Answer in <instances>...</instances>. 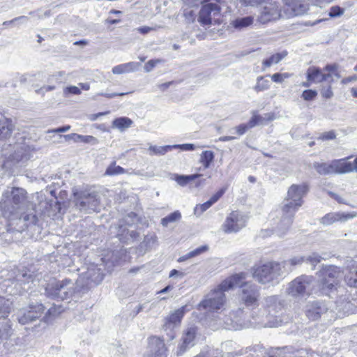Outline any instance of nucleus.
<instances>
[{
  "label": "nucleus",
  "instance_id": "f257e3e1",
  "mask_svg": "<svg viewBox=\"0 0 357 357\" xmlns=\"http://www.w3.org/2000/svg\"><path fill=\"white\" fill-rule=\"evenodd\" d=\"M3 199L0 202V208L2 215L8 219L14 218H23L24 222L36 224L38 218L33 214L22 215L26 204V192L20 188H13L11 190H6L3 194Z\"/></svg>",
  "mask_w": 357,
  "mask_h": 357
},
{
  "label": "nucleus",
  "instance_id": "f03ea898",
  "mask_svg": "<svg viewBox=\"0 0 357 357\" xmlns=\"http://www.w3.org/2000/svg\"><path fill=\"white\" fill-rule=\"evenodd\" d=\"M245 278L244 273L232 275L224 280L217 288L211 290L205 298L199 303V310L203 309L208 312H218L225 305L226 298L225 292L238 285L241 280Z\"/></svg>",
  "mask_w": 357,
  "mask_h": 357
},
{
  "label": "nucleus",
  "instance_id": "7ed1b4c3",
  "mask_svg": "<svg viewBox=\"0 0 357 357\" xmlns=\"http://www.w3.org/2000/svg\"><path fill=\"white\" fill-rule=\"evenodd\" d=\"M75 207L85 213L99 211L100 199L98 193L87 188L74 187L72 190Z\"/></svg>",
  "mask_w": 357,
  "mask_h": 357
},
{
  "label": "nucleus",
  "instance_id": "20e7f679",
  "mask_svg": "<svg viewBox=\"0 0 357 357\" xmlns=\"http://www.w3.org/2000/svg\"><path fill=\"white\" fill-rule=\"evenodd\" d=\"M287 262L268 261L253 267V278L261 284H268L278 279L286 272Z\"/></svg>",
  "mask_w": 357,
  "mask_h": 357
},
{
  "label": "nucleus",
  "instance_id": "39448f33",
  "mask_svg": "<svg viewBox=\"0 0 357 357\" xmlns=\"http://www.w3.org/2000/svg\"><path fill=\"white\" fill-rule=\"evenodd\" d=\"M245 6H257L262 5L257 20L261 24H266L280 17H285L284 10L279 8L278 3L273 0H241Z\"/></svg>",
  "mask_w": 357,
  "mask_h": 357
},
{
  "label": "nucleus",
  "instance_id": "423d86ee",
  "mask_svg": "<svg viewBox=\"0 0 357 357\" xmlns=\"http://www.w3.org/2000/svg\"><path fill=\"white\" fill-rule=\"evenodd\" d=\"M78 292V287L75 282L70 279L54 280L50 282L45 288L47 297L65 300L73 298Z\"/></svg>",
  "mask_w": 357,
  "mask_h": 357
},
{
  "label": "nucleus",
  "instance_id": "0eeeda50",
  "mask_svg": "<svg viewBox=\"0 0 357 357\" xmlns=\"http://www.w3.org/2000/svg\"><path fill=\"white\" fill-rule=\"evenodd\" d=\"M308 186L305 183L301 185H291L288 191L287 197L283 202L282 211L296 213L303 204V197L307 194Z\"/></svg>",
  "mask_w": 357,
  "mask_h": 357
},
{
  "label": "nucleus",
  "instance_id": "6e6552de",
  "mask_svg": "<svg viewBox=\"0 0 357 357\" xmlns=\"http://www.w3.org/2000/svg\"><path fill=\"white\" fill-rule=\"evenodd\" d=\"M319 285L321 290L328 294L336 289L341 276L340 268L335 266H325L319 272Z\"/></svg>",
  "mask_w": 357,
  "mask_h": 357
},
{
  "label": "nucleus",
  "instance_id": "1a4fd4ad",
  "mask_svg": "<svg viewBox=\"0 0 357 357\" xmlns=\"http://www.w3.org/2000/svg\"><path fill=\"white\" fill-rule=\"evenodd\" d=\"M312 282L313 278L311 276L303 275L297 277L288 283L285 293L287 296L295 298L309 295Z\"/></svg>",
  "mask_w": 357,
  "mask_h": 357
},
{
  "label": "nucleus",
  "instance_id": "9d476101",
  "mask_svg": "<svg viewBox=\"0 0 357 357\" xmlns=\"http://www.w3.org/2000/svg\"><path fill=\"white\" fill-rule=\"evenodd\" d=\"M245 274V277L246 274ZM245 278L241 280L238 285L234 287H240L241 292L239 295L241 301L246 306H256L258 305V299L259 297V292L257 286L251 282H243Z\"/></svg>",
  "mask_w": 357,
  "mask_h": 357
},
{
  "label": "nucleus",
  "instance_id": "9b49d317",
  "mask_svg": "<svg viewBox=\"0 0 357 357\" xmlns=\"http://www.w3.org/2000/svg\"><path fill=\"white\" fill-rule=\"evenodd\" d=\"M220 15V7L216 3H207L202 6L198 20L204 25H209L214 22H220L219 17Z\"/></svg>",
  "mask_w": 357,
  "mask_h": 357
},
{
  "label": "nucleus",
  "instance_id": "f8f14e48",
  "mask_svg": "<svg viewBox=\"0 0 357 357\" xmlns=\"http://www.w3.org/2000/svg\"><path fill=\"white\" fill-rule=\"evenodd\" d=\"M45 307L41 303H31L26 308L19 310L17 320L22 325L29 324L41 317Z\"/></svg>",
  "mask_w": 357,
  "mask_h": 357
},
{
  "label": "nucleus",
  "instance_id": "ddd939ff",
  "mask_svg": "<svg viewBox=\"0 0 357 357\" xmlns=\"http://www.w3.org/2000/svg\"><path fill=\"white\" fill-rule=\"evenodd\" d=\"M246 218L239 211H232L222 225L225 233H236L245 227Z\"/></svg>",
  "mask_w": 357,
  "mask_h": 357
},
{
  "label": "nucleus",
  "instance_id": "4468645a",
  "mask_svg": "<svg viewBox=\"0 0 357 357\" xmlns=\"http://www.w3.org/2000/svg\"><path fill=\"white\" fill-rule=\"evenodd\" d=\"M197 328L191 326L188 328L183 334L181 342L177 347L176 354L183 355L185 351L190 349L195 344V338L197 335Z\"/></svg>",
  "mask_w": 357,
  "mask_h": 357
},
{
  "label": "nucleus",
  "instance_id": "2eb2a0df",
  "mask_svg": "<svg viewBox=\"0 0 357 357\" xmlns=\"http://www.w3.org/2000/svg\"><path fill=\"white\" fill-rule=\"evenodd\" d=\"M184 313V307H183L174 311L165 319L162 327L165 331H169V333L167 334L171 340L174 338V333L172 331L174 328L180 326Z\"/></svg>",
  "mask_w": 357,
  "mask_h": 357
},
{
  "label": "nucleus",
  "instance_id": "dca6fc26",
  "mask_svg": "<svg viewBox=\"0 0 357 357\" xmlns=\"http://www.w3.org/2000/svg\"><path fill=\"white\" fill-rule=\"evenodd\" d=\"M285 3L284 16L285 17H291L294 16L301 15L306 13L308 8L303 3V0H282Z\"/></svg>",
  "mask_w": 357,
  "mask_h": 357
},
{
  "label": "nucleus",
  "instance_id": "f3484780",
  "mask_svg": "<svg viewBox=\"0 0 357 357\" xmlns=\"http://www.w3.org/2000/svg\"><path fill=\"white\" fill-rule=\"evenodd\" d=\"M144 357H167V349L164 341L156 337L150 338L148 351Z\"/></svg>",
  "mask_w": 357,
  "mask_h": 357
},
{
  "label": "nucleus",
  "instance_id": "a211bd4d",
  "mask_svg": "<svg viewBox=\"0 0 357 357\" xmlns=\"http://www.w3.org/2000/svg\"><path fill=\"white\" fill-rule=\"evenodd\" d=\"M357 213H329L326 214L320 220L321 224L324 225H331L336 222H346L347 220L356 217Z\"/></svg>",
  "mask_w": 357,
  "mask_h": 357
},
{
  "label": "nucleus",
  "instance_id": "6ab92c4d",
  "mask_svg": "<svg viewBox=\"0 0 357 357\" xmlns=\"http://www.w3.org/2000/svg\"><path fill=\"white\" fill-rule=\"evenodd\" d=\"M296 213L282 211V216L275 228V232L279 236H284L289 229Z\"/></svg>",
  "mask_w": 357,
  "mask_h": 357
},
{
  "label": "nucleus",
  "instance_id": "aec40b11",
  "mask_svg": "<svg viewBox=\"0 0 357 357\" xmlns=\"http://www.w3.org/2000/svg\"><path fill=\"white\" fill-rule=\"evenodd\" d=\"M351 157H347L342 159L333 160L328 163V174H343L347 173V160Z\"/></svg>",
  "mask_w": 357,
  "mask_h": 357
},
{
  "label": "nucleus",
  "instance_id": "412c9836",
  "mask_svg": "<svg viewBox=\"0 0 357 357\" xmlns=\"http://www.w3.org/2000/svg\"><path fill=\"white\" fill-rule=\"evenodd\" d=\"M227 187L222 188L214 195H213L208 201L202 204H197L194 209L195 215L197 216L201 215L223 195L227 190Z\"/></svg>",
  "mask_w": 357,
  "mask_h": 357
},
{
  "label": "nucleus",
  "instance_id": "4be33fe9",
  "mask_svg": "<svg viewBox=\"0 0 357 357\" xmlns=\"http://www.w3.org/2000/svg\"><path fill=\"white\" fill-rule=\"evenodd\" d=\"M325 311V306L318 301L310 303L306 306V315L311 320L319 319Z\"/></svg>",
  "mask_w": 357,
  "mask_h": 357
},
{
  "label": "nucleus",
  "instance_id": "5701e85b",
  "mask_svg": "<svg viewBox=\"0 0 357 357\" xmlns=\"http://www.w3.org/2000/svg\"><path fill=\"white\" fill-rule=\"evenodd\" d=\"M347 272L344 276V280L347 285L351 287H357V263L351 260L347 266Z\"/></svg>",
  "mask_w": 357,
  "mask_h": 357
},
{
  "label": "nucleus",
  "instance_id": "b1692460",
  "mask_svg": "<svg viewBox=\"0 0 357 357\" xmlns=\"http://www.w3.org/2000/svg\"><path fill=\"white\" fill-rule=\"evenodd\" d=\"M141 64L137 62H128L117 65L112 68V73L116 75L129 73L138 70Z\"/></svg>",
  "mask_w": 357,
  "mask_h": 357
},
{
  "label": "nucleus",
  "instance_id": "393cba45",
  "mask_svg": "<svg viewBox=\"0 0 357 357\" xmlns=\"http://www.w3.org/2000/svg\"><path fill=\"white\" fill-rule=\"evenodd\" d=\"M86 278L91 282L98 284L103 280L104 273L101 268L93 265L86 272Z\"/></svg>",
  "mask_w": 357,
  "mask_h": 357
},
{
  "label": "nucleus",
  "instance_id": "a878e982",
  "mask_svg": "<svg viewBox=\"0 0 357 357\" xmlns=\"http://www.w3.org/2000/svg\"><path fill=\"white\" fill-rule=\"evenodd\" d=\"M13 309V301L0 296V317L6 318Z\"/></svg>",
  "mask_w": 357,
  "mask_h": 357
},
{
  "label": "nucleus",
  "instance_id": "bb28decb",
  "mask_svg": "<svg viewBox=\"0 0 357 357\" xmlns=\"http://www.w3.org/2000/svg\"><path fill=\"white\" fill-rule=\"evenodd\" d=\"M40 205L45 208L42 213L48 216L53 215L60 211V205L57 201H44L40 202Z\"/></svg>",
  "mask_w": 357,
  "mask_h": 357
},
{
  "label": "nucleus",
  "instance_id": "cd10ccee",
  "mask_svg": "<svg viewBox=\"0 0 357 357\" xmlns=\"http://www.w3.org/2000/svg\"><path fill=\"white\" fill-rule=\"evenodd\" d=\"M60 137H63L66 141L73 140L74 142H83L85 143H91L96 141V139L93 136L81 135L75 133L60 135Z\"/></svg>",
  "mask_w": 357,
  "mask_h": 357
},
{
  "label": "nucleus",
  "instance_id": "c85d7f7f",
  "mask_svg": "<svg viewBox=\"0 0 357 357\" xmlns=\"http://www.w3.org/2000/svg\"><path fill=\"white\" fill-rule=\"evenodd\" d=\"M13 131V125L6 119L0 120V139L8 138Z\"/></svg>",
  "mask_w": 357,
  "mask_h": 357
},
{
  "label": "nucleus",
  "instance_id": "c756f323",
  "mask_svg": "<svg viewBox=\"0 0 357 357\" xmlns=\"http://www.w3.org/2000/svg\"><path fill=\"white\" fill-rule=\"evenodd\" d=\"M176 146L172 145H166V146H153L151 145L149 149V154L150 155H163L168 151H172L173 149H175Z\"/></svg>",
  "mask_w": 357,
  "mask_h": 357
},
{
  "label": "nucleus",
  "instance_id": "7c9ffc66",
  "mask_svg": "<svg viewBox=\"0 0 357 357\" xmlns=\"http://www.w3.org/2000/svg\"><path fill=\"white\" fill-rule=\"evenodd\" d=\"M322 73L319 68L310 67L307 71V79L309 82H314L316 83L322 82Z\"/></svg>",
  "mask_w": 357,
  "mask_h": 357
},
{
  "label": "nucleus",
  "instance_id": "2f4dec72",
  "mask_svg": "<svg viewBox=\"0 0 357 357\" xmlns=\"http://www.w3.org/2000/svg\"><path fill=\"white\" fill-rule=\"evenodd\" d=\"M132 121L128 117H119L115 119L112 122V127L123 131L131 126Z\"/></svg>",
  "mask_w": 357,
  "mask_h": 357
},
{
  "label": "nucleus",
  "instance_id": "473e14b6",
  "mask_svg": "<svg viewBox=\"0 0 357 357\" xmlns=\"http://www.w3.org/2000/svg\"><path fill=\"white\" fill-rule=\"evenodd\" d=\"M266 116H268L263 117L259 115H253L248 123V126H250L252 128L258 125H264L267 122L273 120V117H271L270 114H267Z\"/></svg>",
  "mask_w": 357,
  "mask_h": 357
},
{
  "label": "nucleus",
  "instance_id": "72a5a7b5",
  "mask_svg": "<svg viewBox=\"0 0 357 357\" xmlns=\"http://www.w3.org/2000/svg\"><path fill=\"white\" fill-rule=\"evenodd\" d=\"M208 249V247L207 245H202L192 251L188 252L185 255L180 257L178 259V261L182 262V261L188 260V259L195 257L204 253V252L207 251Z\"/></svg>",
  "mask_w": 357,
  "mask_h": 357
},
{
  "label": "nucleus",
  "instance_id": "f704fd0d",
  "mask_svg": "<svg viewBox=\"0 0 357 357\" xmlns=\"http://www.w3.org/2000/svg\"><path fill=\"white\" fill-rule=\"evenodd\" d=\"M254 22V17L252 16H247L241 18L236 19L233 22V26L238 29L248 27L251 25Z\"/></svg>",
  "mask_w": 357,
  "mask_h": 357
},
{
  "label": "nucleus",
  "instance_id": "c9c22d12",
  "mask_svg": "<svg viewBox=\"0 0 357 357\" xmlns=\"http://www.w3.org/2000/svg\"><path fill=\"white\" fill-rule=\"evenodd\" d=\"M13 334L12 325L9 320L0 326V340H7Z\"/></svg>",
  "mask_w": 357,
  "mask_h": 357
},
{
  "label": "nucleus",
  "instance_id": "e433bc0d",
  "mask_svg": "<svg viewBox=\"0 0 357 357\" xmlns=\"http://www.w3.org/2000/svg\"><path fill=\"white\" fill-rule=\"evenodd\" d=\"M213 160L214 153L211 151H204L200 155L199 162L203 165L205 169H207L210 167Z\"/></svg>",
  "mask_w": 357,
  "mask_h": 357
},
{
  "label": "nucleus",
  "instance_id": "4c0bfd02",
  "mask_svg": "<svg viewBox=\"0 0 357 357\" xmlns=\"http://www.w3.org/2000/svg\"><path fill=\"white\" fill-rule=\"evenodd\" d=\"M29 158V154L26 153V146H21L19 149L15 151L12 155V160L16 162L23 160H27Z\"/></svg>",
  "mask_w": 357,
  "mask_h": 357
},
{
  "label": "nucleus",
  "instance_id": "58836bf2",
  "mask_svg": "<svg viewBox=\"0 0 357 357\" xmlns=\"http://www.w3.org/2000/svg\"><path fill=\"white\" fill-rule=\"evenodd\" d=\"M287 56V52L277 53L272 55L268 59L262 61V64L265 68L270 67L272 64L278 63L283 58Z\"/></svg>",
  "mask_w": 357,
  "mask_h": 357
},
{
  "label": "nucleus",
  "instance_id": "ea45409f",
  "mask_svg": "<svg viewBox=\"0 0 357 357\" xmlns=\"http://www.w3.org/2000/svg\"><path fill=\"white\" fill-rule=\"evenodd\" d=\"M270 88V81L265 79L264 76H259L257 78L256 85L254 86V90L259 93L268 90Z\"/></svg>",
  "mask_w": 357,
  "mask_h": 357
},
{
  "label": "nucleus",
  "instance_id": "a19ab883",
  "mask_svg": "<svg viewBox=\"0 0 357 357\" xmlns=\"http://www.w3.org/2000/svg\"><path fill=\"white\" fill-rule=\"evenodd\" d=\"M181 218V214L178 211H174L161 220V224L167 227L169 223L178 221Z\"/></svg>",
  "mask_w": 357,
  "mask_h": 357
},
{
  "label": "nucleus",
  "instance_id": "79ce46f5",
  "mask_svg": "<svg viewBox=\"0 0 357 357\" xmlns=\"http://www.w3.org/2000/svg\"><path fill=\"white\" fill-rule=\"evenodd\" d=\"M201 176H202V174H199L188 175V176H185V175L178 176L177 175V176H176L175 180L178 184H179L180 185L184 186L190 181H194L196 178L200 177Z\"/></svg>",
  "mask_w": 357,
  "mask_h": 357
},
{
  "label": "nucleus",
  "instance_id": "37998d69",
  "mask_svg": "<svg viewBox=\"0 0 357 357\" xmlns=\"http://www.w3.org/2000/svg\"><path fill=\"white\" fill-rule=\"evenodd\" d=\"M126 172V170L116 165V162L111 164L106 169L105 175L114 176L117 174H122Z\"/></svg>",
  "mask_w": 357,
  "mask_h": 357
},
{
  "label": "nucleus",
  "instance_id": "c03bdc74",
  "mask_svg": "<svg viewBox=\"0 0 357 357\" xmlns=\"http://www.w3.org/2000/svg\"><path fill=\"white\" fill-rule=\"evenodd\" d=\"M312 167L319 175H328V163L324 162H314Z\"/></svg>",
  "mask_w": 357,
  "mask_h": 357
},
{
  "label": "nucleus",
  "instance_id": "a18cd8bd",
  "mask_svg": "<svg viewBox=\"0 0 357 357\" xmlns=\"http://www.w3.org/2000/svg\"><path fill=\"white\" fill-rule=\"evenodd\" d=\"M183 17H185L186 22L188 23L192 22L195 20V16H196L195 10L193 8L186 7V6H183Z\"/></svg>",
  "mask_w": 357,
  "mask_h": 357
},
{
  "label": "nucleus",
  "instance_id": "49530a36",
  "mask_svg": "<svg viewBox=\"0 0 357 357\" xmlns=\"http://www.w3.org/2000/svg\"><path fill=\"white\" fill-rule=\"evenodd\" d=\"M291 74L288 73H275L271 76L273 82L275 83H282L285 79H287L291 77Z\"/></svg>",
  "mask_w": 357,
  "mask_h": 357
},
{
  "label": "nucleus",
  "instance_id": "de8ad7c7",
  "mask_svg": "<svg viewBox=\"0 0 357 357\" xmlns=\"http://www.w3.org/2000/svg\"><path fill=\"white\" fill-rule=\"evenodd\" d=\"M304 261H305V257L298 256V257H294L290 259L289 260L283 261L282 262H287V264L286 265V268H287L289 265H290L291 266H294L296 265H300L302 263H303ZM287 271V269L286 268V271Z\"/></svg>",
  "mask_w": 357,
  "mask_h": 357
},
{
  "label": "nucleus",
  "instance_id": "09e8293b",
  "mask_svg": "<svg viewBox=\"0 0 357 357\" xmlns=\"http://www.w3.org/2000/svg\"><path fill=\"white\" fill-rule=\"evenodd\" d=\"M344 13V8L337 6H335L331 8L328 15L331 17H337L342 15Z\"/></svg>",
  "mask_w": 357,
  "mask_h": 357
},
{
  "label": "nucleus",
  "instance_id": "8fccbe9b",
  "mask_svg": "<svg viewBox=\"0 0 357 357\" xmlns=\"http://www.w3.org/2000/svg\"><path fill=\"white\" fill-rule=\"evenodd\" d=\"M321 257L317 253H312L308 257H305V261L312 264L314 267L316 264L321 261Z\"/></svg>",
  "mask_w": 357,
  "mask_h": 357
},
{
  "label": "nucleus",
  "instance_id": "3c124183",
  "mask_svg": "<svg viewBox=\"0 0 357 357\" xmlns=\"http://www.w3.org/2000/svg\"><path fill=\"white\" fill-rule=\"evenodd\" d=\"M183 1V6L189 7L191 8H197L202 4L204 0H182Z\"/></svg>",
  "mask_w": 357,
  "mask_h": 357
},
{
  "label": "nucleus",
  "instance_id": "603ef678",
  "mask_svg": "<svg viewBox=\"0 0 357 357\" xmlns=\"http://www.w3.org/2000/svg\"><path fill=\"white\" fill-rule=\"evenodd\" d=\"M317 95L316 91H313L311 89L305 90L302 93V98L305 100H313Z\"/></svg>",
  "mask_w": 357,
  "mask_h": 357
},
{
  "label": "nucleus",
  "instance_id": "864d4df0",
  "mask_svg": "<svg viewBox=\"0 0 357 357\" xmlns=\"http://www.w3.org/2000/svg\"><path fill=\"white\" fill-rule=\"evenodd\" d=\"M251 128L250 126H248V123H243V124H240L239 126L235 127L234 128V130H235L236 131V133L239 135V136H241L243 135H244L249 129H250Z\"/></svg>",
  "mask_w": 357,
  "mask_h": 357
},
{
  "label": "nucleus",
  "instance_id": "5fc2aeb1",
  "mask_svg": "<svg viewBox=\"0 0 357 357\" xmlns=\"http://www.w3.org/2000/svg\"><path fill=\"white\" fill-rule=\"evenodd\" d=\"M160 60H149L147 63H145L144 68L146 73L151 72L153 68L155 66L157 63H159Z\"/></svg>",
  "mask_w": 357,
  "mask_h": 357
},
{
  "label": "nucleus",
  "instance_id": "6e6d98bb",
  "mask_svg": "<svg viewBox=\"0 0 357 357\" xmlns=\"http://www.w3.org/2000/svg\"><path fill=\"white\" fill-rule=\"evenodd\" d=\"M63 93L65 96H66L68 93H72L74 95H79L81 93L80 89L75 86H70L66 87Z\"/></svg>",
  "mask_w": 357,
  "mask_h": 357
},
{
  "label": "nucleus",
  "instance_id": "4d7b16f0",
  "mask_svg": "<svg viewBox=\"0 0 357 357\" xmlns=\"http://www.w3.org/2000/svg\"><path fill=\"white\" fill-rule=\"evenodd\" d=\"M347 173L352 172L357 173V157L354 159L353 162L347 160Z\"/></svg>",
  "mask_w": 357,
  "mask_h": 357
},
{
  "label": "nucleus",
  "instance_id": "13d9d810",
  "mask_svg": "<svg viewBox=\"0 0 357 357\" xmlns=\"http://www.w3.org/2000/svg\"><path fill=\"white\" fill-rule=\"evenodd\" d=\"M54 89L55 86L52 85L43 86L41 88L36 89V93L43 96L46 92L52 91Z\"/></svg>",
  "mask_w": 357,
  "mask_h": 357
},
{
  "label": "nucleus",
  "instance_id": "bf43d9fd",
  "mask_svg": "<svg viewBox=\"0 0 357 357\" xmlns=\"http://www.w3.org/2000/svg\"><path fill=\"white\" fill-rule=\"evenodd\" d=\"M175 149H181L184 151H193L195 149V146L193 144H176Z\"/></svg>",
  "mask_w": 357,
  "mask_h": 357
},
{
  "label": "nucleus",
  "instance_id": "052dcab7",
  "mask_svg": "<svg viewBox=\"0 0 357 357\" xmlns=\"http://www.w3.org/2000/svg\"><path fill=\"white\" fill-rule=\"evenodd\" d=\"M328 194L330 195V197L331 198H333L335 200H336L338 203H340V204H346L345 200L342 197H341L340 195H338L337 194H336L335 192H331V191H328Z\"/></svg>",
  "mask_w": 357,
  "mask_h": 357
},
{
  "label": "nucleus",
  "instance_id": "680f3d73",
  "mask_svg": "<svg viewBox=\"0 0 357 357\" xmlns=\"http://www.w3.org/2000/svg\"><path fill=\"white\" fill-rule=\"evenodd\" d=\"M321 138L323 139H333L335 138V134L333 131H329V132H324L323 135H322V137Z\"/></svg>",
  "mask_w": 357,
  "mask_h": 357
},
{
  "label": "nucleus",
  "instance_id": "e2e57ef3",
  "mask_svg": "<svg viewBox=\"0 0 357 357\" xmlns=\"http://www.w3.org/2000/svg\"><path fill=\"white\" fill-rule=\"evenodd\" d=\"M70 129V126H65L54 130H49L48 132H65Z\"/></svg>",
  "mask_w": 357,
  "mask_h": 357
},
{
  "label": "nucleus",
  "instance_id": "0e129e2a",
  "mask_svg": "<svg viewBox=\"0 0 357 357\" xmlns=\"http://www.w3.org/2000/svg\"><path fill=\"white\" fill-rule=\"evenodd\" d=\"M338 66L335 63L334 64H328L324 68V70L329 73H334L337 70Z\"/></svg>",
  "mask_w": 357,
  "mask_h": 357
},
{
  "label": "nucleus",
  "instance_id": "69168bd1",
  "mask_svg": "<svg viewBox=\"0 0 357 357\" xmlns=\"http://www.w3.org/2000/svg\"><path fill=\"white\" fill-rule=\"evenodd\" d=\"M157 237L155 235L146 236L144 238V242L146 244H153L156 242Z\"/></svg>",
  "mask_w": 357,
  "mask_h": 357
},
{
  "label": "nucleus",
  "instance_id": "338daca9",
  "mask_svg": "<svg viewBox=\"0 0 357 357\" xmlns=\"http://www.w3.org/2000/svg\"><path fill=\"white\" fill-rule=\"evenodd\" d=\"M172 84H173V82H168L158 84V87L160 89V91H165Z\"/></svg>",
  "mask_w": 357,
  "mask_h": 357
},
{
  "label": "nucleus",
  "instance_id": "774afa93",
  "mask_svg": "<svg viewBox=\"0 0 357 357\" xmlns=\"http://www.w3.org/2000/svg\"><path fill=\"white\" fill-rule=\"evenodd\" d=\"M278 298L276 296H268L266 298V304L270 306L272 303H276Z\"/></svg>",
  "mask_w": 357,
  "mask_h": 357
}]
</instances>
